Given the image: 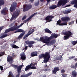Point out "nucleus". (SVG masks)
Segmentation results:
<instances>
[{
	"mask_svg": "<svg viewBox=\"0 0 77 77\" xmlns=\"http://www.w3.org/2000/svg\"><path fill=\"white\" fill-rule=\"evenodd\" d=\"M5 5V1L3 0H0V6H3Z\"/></svg>",
	"mask_w": 77,
	"mask_h": 77,
	"instance_id": "nucleus-28",
	"label": "nucleus"
},
{
	"mask_svg": "<svg viewBox=\"0 0 77 77\" xmlns=\"http://www.w3.org/2000/svg\"><path fill=\"white\" fill-rule=\"evenodd\" d=\"M61 73H63H63H65V70H64V69H62L61 70Z\"/></svg>",
	"mask_w": 77,
	"mask_h": 77,
	"instance_id": "nucleus-43",
	"label": "nucleus"
},
{
	"mask_svg": "<svg viewBox=\"0 0 77 77\" xmlns=\"http://www.w3.org/2000/svg\"><path fill=\"white\" fill-rule=\"evenodd\" d=\"M70 5H67L64 8H66V7H68L69 6H70Z\"/></svg>",
	"mask_w": 77,
	"mask_h": 77,
	"instance_id": "nucleus-55",
	"label": "nucleus"
},
{
	"mask_svg": "<svg viewBox=\"0 0 77 77\" xmlns=\"http://www.w3.org/2000/svg\"><path fill=\"white\" fill-rule=\"evenodd\" d=\"M32 74V72H30L28 73L26 75H21V77H28L29 76H30V75H31Z\"/></svg>",
	"mask_w": 77,
	"mask_h": 77,
	"instance_id": "nucleus-23",
	"label": "nucleus"
},
{
	"mask_svg": "<svg viewBox=\"0 0 77 77\" xmlns=\"http://www.w3.org/2000/svg\"><path fill=\"white\" fill-rule=\"evenodd\" d=\"M23 54H22L20 55V59L23 60H26V55L24 54V52H23Z\"/></svg>",
	"mask_w": 77,
	"mask_h": 77,
	"instance_id": "nucleus-22",
	"label": "nucleus"
},
{
	"mask_svg": "<svg viewBox=\"0 0 77 77\" xmlns=\"http://www.w3.org/2000/svg\"><path fill=\"white\" fill-rule=\"evenodd\" d=\"M17 3L15 2H14L13 4L11 5L10 8V10L11 12H13L14 11H15L17 8Z\"/></svg>",
	"mask_w": 77,
	"mask_h": 77,
	"instance_id": "nucleus-8",
	"label": "nucleus"
},
{
	"mask_svg": "<svg viewBox=\"0 0 77 77\" xmlns=\"http://www.w3.org/2000/svg\"><path fill=\"white\" fill-rule=\"evenodd\" d=\"M3 29H5V26H2L0 27V32H1Z\"/></svg>",
	"mask_w": 77,
	"mask_h": 77,
	"instance_id": "nucleus-38",
	"label": "nucleus"
},
{
	"mask_svg": "<svg viewBox=\"0 0 77 77\" xmlns=\"http://www.w3.org/2000/svg\"><path fill=\"white\" fill-rule=\"evenodd\" d=\"M71 43L73 45H75L77 44V41L71 42Z\"/></svg>",
	"mask_w": 77,
	"mask_h": 77,
	"instance_id": "nucleus-30",
	"label": "nucleus"
},
{
	"mask_svg": "<svg viewBox=\"0 0 77 77\" xmlns=\"http://www.w3.org/2000/svg\"><path fill=\"white\" fill-rule=\"evenodd\" d=\"M45 33H49V34H51L52 32L50 31L48 29L46 28L45 29Z\"/></svg>",
	"mask_w": 77,
	"mask_h": 77,
	"instance_id": "nucleus-27",
	"label": "nucleus"
},
{
	"mask_svg": "<svg viewBox=\"0 0 77 77\" xmlns=\"http://www.w3.org/2000/svg\"><path fill=\"white\" fill-rule=\"evenodd\" d=\"M43 70H44V69H43Z\"/></svg>",
	"mask_w": 77,
	"mask_h": 77,
	"instance_id": "nucleus-64",
	"label": "nucleus"
},
{
	"mask_svg": "<svg viewBox=\"0 0 77 77\" xmlns=\"http://www.w3.org/2000/svg\"><path fill=\"white\" fill-rule=\"evenodd\" d=\"M11 66H12V67H14V68H15V69H17V68H18V65L14 64H11Z\"/></svg>",
	"mask_w": 77,
	"mask_h": 77,
	"instance_id": "nucleus-33",
	"label": "nucleus"
},
{
	"mask_svg": "<svg viewBox=\"0 0 77 77\" xmlns=\"http://www.w3.org/2000/svg\"><path fill=\"white\" fill-rule=\"evenodd\" d=\"M8 77H10V72H9V75Z\"/></svg>",
	"mask_w": 77,
	"mask_h": 77,
	"instance_id": "nucleus-53",
	"label": "nucleus"
},
{
	"mask_svg": "<svg viewBox=\"0 0 77 77\" xmlns=\"http://www.w3.org/2000/svg\"><path fill=\"white\" fill-rule=\"evenodd\" d=\"M62 33L65 35L64 36L63 39L64 40H67V39H69V38L71 36H72L73 34L70 31H68L66 32H64L63 31L62 32Z\"/></svg>",
	"mask_w": 77,
	"mask_h": 77,
	"instance_id": "nucleus-4",
	"label": "nucleus"
},
{
	"mask_svg": "<svg viewBox=\"0 0 77 77\" xmlns=\"http://www.w3.org/2000/svg\"><path fill=\"white\" fill-rule=\"evenodd\" d=\"M34 1V0H29V2H31V3H33V2Z\"/></svg>",
	"mask_w": 77,
	"mask_h": 77,
	"instance_id": "nucleus-50",
	"label": "nucleus"
},
{
	"mask_svg": "<svg viewBox=\"0 0 77 77\" xmlns=\"http://www.w3.org/2000/svg\"><path fill=\"white\" fill-rule=\"evenodd\" d=\"M23 24H24V23H22L20 25L18 26H17V25H14L13 26L10 28V31H11V32L17 30L15 31L14 32V33H19L20 32H23L20 33V35L18 36L17 39L22 38L23 36L25 35V33L26 32H24V30L21 29H18L19 28H20V27H21Z\"/></svg>",
	"mask_w": 77,
	"mask_h": 77,
	"instance_id": "nucleus-1",
	"label": "nucleus"
},
{
	"mask_svg": "<svg viewBox=\"0 0 77 77\" xmlns=\"http://www.w3.org/2000/svg\"><path fill=\"white\" fill-rule=\"evenodd\" d=\"M57 36H58V35H57V34H54L53 35V36L51 35V36L48 37L49 41H50L51 40V39H54V38H57Z\"/></svg>",
	"mask_w": 77,
	"mask_h": 77,
	"instance_id": "nucleus-20",
	"label": "nucleus"
},
{
	"mask_svg": "<svg viewBox=\"0 0 77 77\" xmlns=\"http://www.w3.org/2000/svg\"><path fill=\"white\" fill-rule=\"evenodd\" d=\"M61 75L63 77H66L67 76L66 75V74L64 73H62Z\"/></svg>",
	"mask_w": 77,
	"mask_h": 77,
	"instance_id": "nucleus-42",
	"label": "nucleus"
},
{
	"mask_svg": "<svg viewBox=\"0 0 77 77\" xmlns=\"http://www.w3.org/2000/svg\"><path fill=\"white\" fill-rule=\"evenodd\" d=\"M8 12V8H5L3 9L1 11V14L3 15H6V14Z\"/></svg>",
	"mask_w": 77,
	"mask_h": 77,
	"instance_id": "nucleus-18",
	"label": "nucleus"
},
{
	"mask_svg": "<svg viewBox=\"0 0 77 77\" xmlns=\"http://www.w3.org/2000/svg\"><path fill=\"white\" fill-rule=\"evenodd\" d=\"M46 67L47 68H45L44 70V71L46 72L50 70V69L48 68H49V66H47V64H45V65L44 68H46Z\"/></svg>",
	"mask_w": 77,
	"mask_h": 77,
	"instance_id": "nucleus-25",
	"label": "nucleus"
},
{
	"mask_svg": "<svg viewBox=\"0 0 77 77\" xmlns=\"http://www.w3.org/2000/svg\"><path fill=\"white\" fill-rule=\"evenodd\" d=\"M71 5L73 4L74 5V7L76 8H77V0H74L70 2Z\"/></svg>",
	"mask_w": 77,
	"mask_h": 77,
	"instance_id": "nucleus-19",
	"label": "nucleus"
},
{
	"mask_svg": "<svg viewBox=\"0 0 77 77\" xmlns=\"http://www.w3.org/2000/svg\"><path fill=\"white\" fill-rule=\"evenodd\" d=\"M54 48H52V50H54Z\"/></svg>",
	"mask_w": 77,
	"mask_h": 77,
	"instance_id": "nucleus-60",
	"label": "nucleus"
},
{
	"mask_svg": "<svg viewBox=\"0 0 77 77\" xmlns=\"http://www.w3.org/2000/svg\"><path fill=\"white\" fill-rule=\"evenodd\" d=\"M59 70H60V69H59V67H55L53 70H52V74H56L57 71H59Z\"/></svg>",
	"mask_w": 77,
	"mask_h": 77,
	"instance_id": "nucleus-17",
	"label": "nucleus"
},
{
	"mask_svg": "<svg viewBox=\"0 0 77 77\" xmlns=\"http://www.w3.org/2000/svg\"><path fill=\"white\" fill-rule=\"evenodd\" d=\"M40 41H42L45 44H47V45H49V42H50V40L48 37L46 36L44 38V37H40L39 39Z\"/></svg>",
	"mask_w": 77,
	"mask_h": 77,
	"instance_id": "nucleus-5",
	"label": "nucleus"
},
{
	"mask_svg": "<svg viewBox=\"0 0 77 77\" xmlns=\"http://www.w3.org/2000/svg\"><path fill=\"white\" fill-rule=\"evenodd\" d=\"M3 29H5V26H2L0 27V32H1Z\"/></svg>",
	"mask_w": 77,
	"mask_h": 77,
	"instance_id": "nucleus-39",
	"label": "nucleus"
},
{
	"mask_svg": "<svg viewBox=\"0 0 77 77\" xmlns=\"http://www.w3.org/2000/svg\"><path fill=\"white\" fill-rule=\"evenodd\" d=\"M7 61L10 63V56L8 55L7 57Z\"/></svg>",
	"mask_w": 77,
	"mask_h": 77,
	"instance_id": "nucleus-37",
	"label": "nucleus"
},
{
	"mask_svg": "<svg viewBox=\"0 0 77 77\" xmlns=\"http://www.w3.org/2000/svg\"><path fill=\"white\" fill-rule=\"evenodd\" d=\"M1 6H0V9H1Z\"/></svg>",
	"mask_w": 77,
	"mask_h": 77,
	"instance_id": "nucleus-63",
	"label": "nucleus"
},
{
	"mask_svg": "<svg viewBox=\"0 0 77 77\" xmlns=\"http://www.w3.org/2000/svg\"><path fill=\"white\" fill-rule=\"evenodd\" d=\"M10 32V28L7 29L5 30L4 33V34L7 33H8V32Z\"/></svg>",
	"mask_w": 77,
	"mask_h": 77,
	"instance_id": "nucleus-34",
	"label": "nucleus"
},
{
	"mask_svg": "<svg viewBox=\"0 0 77 77\" xmlns=\"http://www.w3.org/2000/svg\"><path fill=\"white\" fill-rule=\"evenodd\" d=\"M68 3V0H60L57 4L56 5H53L52 6H50L49 8L50 9H56L57 7H60L62 6H63V5H65L66 3Z\"/></svg>",
	"mask_w": 77,
	"mask_h": 77,
	"instance_id": "nucleus-2",
	"label": "nucleus"
},
{
	"mask_svg": "<svg viewBox=\"0 0 77 77\" xmlns=\"http://www.w3.org/2000/svg\"><path fill=\"white\" fill-rule=\"evenodd\" d=\"M26 16H24L22 18V20H24L26 18Z\"/></svg>",
	"mask_w": 77,
	"mask_h": 77,
	"instance_id": "nucleus-44",
	"label": "nucleus"
},
{
	"mask_svg": "<svg viewBox=\"0 0 77 77\" xmlns=\"http://www.w3.org/2000/svg\"><path fill=\"white\" fill-rule=\"evenodd\" d=\"M56 60H61V58H60V57H57L56 58Z\"/></svg>",
	"mask_w": 77,
	"mask_h": 77,
	"instance_id": "nucleus-46",
	"label": "nucleus"
},
{
	"mask_svg": "<svg viewBox=\"0 0 77 77\" xmlns=\"http://www.w3.org/2000/svg\"><path fill=\"white\" fill-rule=\"evenodd\" d=\"M39 5V1H38L37 2H36L34 3V5L35 6H38Z\"/></svg>",
	"mask_w": 77,
	"mask_h": 77,
	"instance_id": "nucleus-31",
	"label": "nucleus"
},
{
	"mask_svg": "<svg viewBox=\"0 0 77 77\" xmlns=\"http://www.w3.org/2000/svg\"><path fill=\"white\" fill-rule=\"evenodd\" d=\"M62 22V20H59L57 22V25H59V26H67L68 24L67 22H64L63 23H60Z\"/></svg>",
	"mask_w": 77,
	"mask_h": 77,
	"instance_id": "nucleus-12",
	"label": "nucleus"
},
{
	"mask_svg": "<svg viewBox=\"0 0 77 77\" xmlns=\"http://www.w3.org/2000/svg\"><path fill=\"white\" fill-rule=\"evenodd\" d=\"M6 36H8V34H6L3 35L0 37V39H3V38H5V37H6Z\"/></svg>",
	"mask_w": 77,
	"mask_h": 77,
	"instance_id": "nucleus-32",
	"label": "nucleus"
},
{
	"mask_svg": "<svg viewBox=\"0 0 77 77\" xmlns=\"http://www.w3.org/2000/svg\"><path fill=\"white\" fill-rule=\"evenodd\" d=\"M31 57H34L38 56V52L36 51H34L31 53Z\"/></svg>",
	"mask_w": 77,
	"mask_h": 77,
	"instance_id": "nucleus-24",
	"label": "nucleus"
},
{
	"mask_svg": "<svg viewBox=\"0 0 77 77\" xmlns=\"http://www.w3.org/2000/svg\"><path fill=\"white\" fill-rule=\"evenodd\" d=\"M72 75L73 77H77V72L75 70L73 71L72 72Z\"/></svg>",
	"mask_w": 77,
	"mask_h": 77,
	"instance_id": "nucleus-26",
	"label": "nucleus"
},
{
	"mask_svg": "<svg viewBox=\"0 0 77 77\" xmlns=\"http://www.w3.org/2000/svg\"><path fill=\"white\" fill-rule=\"evenodd\" d=\"M25 43L26 44L29 45L28 47H29V48H32V47H33V44L36 43L35 41L29 40L25 41Z\"/></svg>",
	"mask_w": 77,
	"mask_h": 77,
	"instance_id": "nucleus-9",
	"label": "nucleus"
},
{
	"mask_svg": "<svg viewBox=\"0 0 77 77\" xmlns=\"http://www.w3.org/2000/svg\"><path fill=\"white\" fill-rule=\"evenodd\" d=\"M61 20L63 22H67L69 21L70 20V18L68 17H63L61 18Z\"/></svg>",
	"mask_w": 77,
	"mask_h": 77,
	"instance_id": "nucleus-15",
	"label": "nucleus"
},
{
	"mask_svg": "<svg viewBox=\"0 0 77 77\" xmlns=\"http://www.w3.org/2000/svg\"><path fill=\"white\" fill-rule=\"evenodd\" d=\"M35 65H37V63H35L34 64V66H35Z\"/></svg>",
	"mask_w": 77,
	"mask_h": 77,
	"instance_id": "nucleus-54",
	"label": "nucleus"
},
{
	"mask_svg": "<svg viewBox=\"0 0 77 77\" xmlns=\"http://www.w3.org/2000/svg\"><path fill=\"white\" fill-rule=\"evenodd\" d=\"M35 40H37V41H38V38H36L35 39Z\"/></svg>",
	"mask_w": 77,
	"mask_h": 77,
	"instance_id": "nucleus-58",
	"label": "nucleus"
},
{
	"mask_svg": "<svg viewBox=\"0 0 77 77\" xmlns=\"http://www.w3.org/2000/svg\"><path fill=\"white\" fill-rule=\"evenodd\" d=\"M16 43V41H14V42H13V44H15Z\"/></svg>",
	"mask_w": 77,
	"mask_h": 77,
	"instance_id": "nucleus-57",
	"label": "nucleus"
},
{
	"mask_svg": "<svg viewBox=\"0 0 77 77\" xmlns=\"http://www.w3.org/2000/svg\"><path fill=\"white\" fill-rule=\"evenodd\" d=\"M54 42V40H52L50 42V44H51V43H53V42Z\"/></svg>",
	"mask_w": 77,
	"mask_h": 77,
	"instance_id": "nucleus-51",
	"label": "nucleus"
},
{
	"mask_svg": "<svg viewBox=\"0 0 77 77\" xmlns=\"http://www.w3.org/2000/svg\"><path fill=\"white\" fill-rule=\"evenodd\" d=\"M1 54H0V57H1V56H3V55H4V54H5V53H4V52H2L1 53Z\"/></svg>",
	"mask_w": 77,
	"mask_h": 77,
	"instance_id": "nucleus-41",
	"label": "nucleus"
},
{
	"mask_svg": "<svg viewBox=\"0 0 77 77\" xmlns=\"http://www.w3.org/2000/svg\"><path fill=\"white\" fill-rule=\"evenodd\" d=\"M20 14V11L17 10L14 12L13 14L12 15V18L10 19V21H12L14 18H17Z\"/></svg>",
	"mask_w": 77,
	"mask_h": 77,
	"instance_id": "nucleus-7",
	"label": "nucleus"
},
{
	"mask_svg": "<svg viewBox=\"0 0 77 77\" xmlns=\"http://www.w3.org/2000/svg\"><path fill=\"white\" fill-rule=\"evenodd\" d=\"M34 66V64L32 63H31L30 65L26 66L25 69V71H28L29 69H36V67L35 66Z\"/></svg>",
	"mask_w": 77,
	"mask_h": 77,
	"instance_id": "nucleus-6",
	"label": "nucleus"
},
{
	"mask_svg": "<svg viewBox=\"0 0 77 77\" xmlns=\"http://www.w3.org/2000/svg\"><path fill=\"white\" fill-rule=\"evenodd\" d=\"M74 24V21H72L70 22H69V25H71V24Z\"/></svg>",
	"mask_w": 77,
	"mask_h": 77,
	"instance_id": "nucleus-40",
	"label": "nucleus"
},
{
	"mask_svg": "<svg viewBox=\"0 0 77 77\" xmlns=\"http://www.w3.org/2000/svg\"><path fill=\"white\" fill-rule=\"evenodd\" d=\"M76 24H77V19H76Z\"/></svg>",
	"mask_w": 77,
	"mask_h": 77,
	"instance_id": "nucleus-59",
	"label": "nucleus"
},
{
	"mask_svg": "<svg viewBox=\"0 0 77 77\" xmlns=\"http://www.w3.org/2000/svg\"><path fill=\"white\" fill-rule=\"evenodd\" d=\"M70 11H63V13L64 14H68L69 13H70Z\"/></svg>",
	"mask_w": 77,
	"mask_h": 77,
	"instance_id": "nucleus-35",
	"label": "nucleus"
},
{
	"mask_svg": "<svg viewBox=\"0 0 77 77\" xmlns=\"http://www.w3.org/2000/svg\"><path fill=\"white\" fill-rule=\"evenodd\" d=\"M74 57L73 56H72V57H69V60H71V59H73Z\"/></svg>",
	"mask_w": 77,
	"mask_h": 77,
	"instance_id": "nucleus-45",
	"label": "nucleus"
},
{
	"mask_svg": "<svg viewBox=\"0 0 77 77\" xmlns=\"http://www.w3.org/2000/svg\"><path fill=\"white\" fill-rule=\"evenodd\" d=\"M54 18V16L52 15H48L45 17V19L46 21H48L47 22H50V21H52V18Z\"/></svg>",
	"mask_w": 77,
	"mask_h": 77,
	"instance_id": "nucleus-13",
	"label": "nucleus"
},
{
	"mask_svg": "<svg viewBox=\"0 0 77 77\" xmlns=\"http://www.w3.org/2000/svg\"><path fill=\"white\" fill-rule=\"evenodd\" d=\"M63 54L61 55V57L60 58V59H61H61H62V56H63Z\"/></svg>",
	"mask_w": 77,
	"mask_h": 77,
	"instance_id": "nucleus-56",
	"label": "nucleus"
},
{
	"mask_svg": "<svg viewBox=\"0 0 77 77\" xmlns=\"http://www.w3.org/2000/svg\"><path fill=\"white\" fill-rule=\"evenodd\" d=\"M46 1L47 2V5H48V3L51 1V0H46Z\"/></svg>",
	"mask_w": 77,
	"mask_h": 77,
	"instance_id": "nucleus-49",
	"label": "nucleus"
},
{
	"mask_svg": "<svg viewBox=\"0 0 77 77\" xmlns=\"http://www.w3.org/2000/svg\"><path fill=\"white\" fill-rule=\"evenodd\" d=\"M10 77H15L12 72H10Z\"/></svg>",
	"mask_w": 77,
	"mask_h": 77,
	"instance_id": "nucleus-36",
	"label": "nucleus"
},
{
	"mask_svg": "<svg viewBox=\"0 0 77 77\" xmlns=\"http://www.w3.org/2000/svg\"><path fill=\"white\" fill-rule=\"evenodd\" d=\"M22 67H23V65H20L18 66L17 68L18 74L15 77H19L20 75V73L21 71V69H22Z\"/></svg>",
	"mask_w": 77,
	"mask_h": 77,
	"instance_id": "nucleus-11",
	"label": "nucleus"
},
{
	"mask_svg": "<svg viewBox=\"0 0 77 77\" xmlns=\"http://www.w3.org/2000/svg\"><path fill=\"white\" fill-rule=\"evenodd\" d=\"M38 14L37 13H34V14H32V15H31L30 17H29L28 19H27L26 20H24L23 21V24H24V23H27V21H29V20H30L31 18H33V17H34L35 15H36Z\"/></svg>",
	"mask_w": 77,
	"mask_h": 77,
	"instance_id": "nucleus-14",
	"label": "nucleus"
},
{
	"mask_svg": "<svg viewBox=\"0 0 77 77\" xmlns=\"http://www.w3.org/2000/svg\"><path fill=\"white\" fill-rule=\"evenodd\" d=\"M39 59H42L43 57L44 60H43L44 63H46L48 62L50 58V54L48 52H46L45 54H42L38 56Z\"/></svg>",
	"mask_w": 77,
	"mask_h": 77,
	"instance_id": "nucleus-3",
	"label": "nucleus"
},
{
	"mask_svg": "<svg viewBox=\"0 0 77 77\" xmlns=\"http://www.w3.org/2000/svg\"><path fill=\"white\" fill-rule=\"evenodd\" d=\"M0 68L1 69V71H2L3 69V66H0Z\"/></svg>",
	"mask_w": 77,
	"mask_h": 77,
	"instance_id": "nucleus-48",
	"label": "nucleus"
},
{
	"mask_svg": "<svg viewBox=\"0 0 77 77\" xmlns=\"http://www.w3.org/2000/svg\"><path fill=\"white\" fill-rule=\"evenodd\" d=\"M6 42V41H4V42Z\"/></svg>",
	"mask_w": 77,
	"mask_h": 77,
	"instance_id": "nucleus-61",
	"label": "nucleus"
},
{
	"mask_svg": "<svg viewBox=\"0 0 77 77\" xmlns=\"http://www.w3.org/2000/svg\"><path fill=\"white\" fill-rule=\"evenodd\" d=\"M54 47H56V46L54 45Z\"/></svg>",
	"mask_w": 77,
	"mask_h": 77,
	"instance_id": "nucleus-62",
	"label": "nucleus"
},
{
	"mask_svg": "<svg viewBox=\"0 0 77 77\" xmlns=\"http://www.w3.org/2000/svg\"><path fill=\"white\" fill-rule=\"evenodd\" d=\"M27 47H28L27 46H26L25 47L24 49L25 50H27Z\"/></svg>",
	"mask_w": 77,
	"mask_h": 77,
	"instance_id": "nucleus-47",
	"label": "nucleus"
},
{
	"mask_svg": "<svg viewBox=\"0 0 77 77\" xmlns=\"http://www.w3.org/2000/svg\"><path fill=\"white\" fill-rule=\"evenodd\" d=\"M34 32H35V30L33 29L32 30L31 32L30 33V31H29L28 32V34H26L24 36L23 38V39H26V38H28V36H29L30 35H31V34H32V33Z\"/></svg>",
	"mask_w": 77,
	"mask_h": 77,
	"instance_id": "nucleus-16",
	"label": "nucleus"
},
{
	"mask_svg": "<svg viewBox=\"0 0 77 77\" xmlns=\"http://www.w3.org/2000/svg\"><path fill=\"white\" fill-rule=\"evenodd\" d=\"M41 2H42V3L44 2V0H40Z\"/></svg>",
	"mask_w": 77,
	"mask_h": 77,
	"instance_id": "nucleus-52",
	"label": "nucleus"
},
{
	"mask_svg": "<svg viewBox=\"0 0 77 77\" xmlns=\"http://www.w3.org/2000/svg\"><path fill=\"white\" fill-rule=\"evenodd\" d=\"M11 47L13 48H19V47L14 44L12 45Z\"/></svg>",
	"mask_w": 77,
	"mask_h": 77,
	"instance_id": "nucleus-29",
	"label": "nucleus"
},
{
	"mask_svg": "<svg viewBox=\"0 0 77 77\" xmlns=\"http://www.w3.org/2000/svg\"><path fill=\"white\" fill-rule=\"evenodd\" d=\"M12 57H10V64L11 65H12V63H13V57H16V56L15 55V54L14 53L12 54Z\"/></svg>",
	"mask_w": 77,
	"mask_h": 77,
	"instance_id": "nucleus-21",
	"label": "nucleus"
},
{
	"mask_svg": "<svg viewBox=\"0 0 77 77\" xmlns=\"http://www.w3.org/2000/svg\"><path fill=\"white\" fill-rule=\"evenodd\" d=\"M32 8V5L30 4L25 5L24 7L23 11V12H26V11Z\"/></svg>",
	"mask_w": 77,
	"mask_h": 77,
	"instance_id": "nucleus-10",
	"label": "nucleus"
}]
</instances>
